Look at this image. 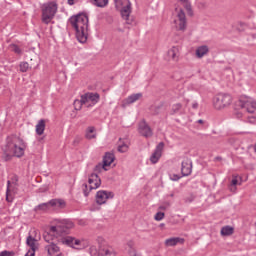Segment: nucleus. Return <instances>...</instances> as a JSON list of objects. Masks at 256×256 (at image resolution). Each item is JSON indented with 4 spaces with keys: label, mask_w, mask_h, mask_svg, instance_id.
<instances>
[{
    "label": "nucleus",
    "mask_w": 256,
    "mask_h": 256,
    "mask_svg": "<svg viewBox=\"0 0 256 256\" xmlns=\"http://www.w3.org/2000/svg\"><path fill=\"white\" fill-rule=\"evenodd\" d=\"M27 149V143L23 138L12 134L7 136L6 145L4 147V155H6V161H9L11 157L21 158L25 155V150Z\"/></svg>",
    "instance_id": "nucleus-1"
},
{
    "label": "nucleus",
    "mask_w": 256,
    "mask_h": 256,
    "mask_svg": "<svg viewBox=\"0 0 256 256\" xmlns=\"http://www.w3.org/2000/svg\"><path fill=\"white\" fill-rule=\"evenodd\" d=\"M71 27L76 31V39L79 43H87L89 35V16L87 14H77L69 19Z\"/></svg>",
    "instance_id": "nucleus-2"
},
{
    "label": "nucleus",
    "mask_w": 256,
    "mask_h": 256,
    "mask_svg": "<svg viewBox=\"0 0 256 256\" xmlns=\"http://www.w3.org/2000/svg\"><path fill=\"white\" fill-rule=\"evenodd\" d=\"M58 5L56 2L50 1L42 4L41 12H42V23L45 25H49L51 21L55 18L57 14Z\"/></svg>",
    "instance_id": "nucleus-3"
},
{
    "label": "nucleus",
    "mask_w": 256,
    "mask_h": 256,
    "mask_svg": "<svg viewBox=\"0 0 256 256\" xmlns=\"http://www.w3.org/2000/svg\"><path fill=\"white\" fill-rule=\"evenodd\" d=\"M233 103V97L231 94L219 93L213 98V107L218 111L221 109H227Z\"/></svg>",
    "instance_id": "nucleus-4"
},
{
    "label": "nucleus",
    "mask_w": 256,
    "mask_h": 256,
    "mask_svg": "<svg viewBox=\"0 0 256 256\" xmlns=\"http://www.w3.org/2000/svg\"><path fill=\"white\" fill-rule=\"evenodd\" d=\"M73 227H75V224L71 220H58L56 226H52L50 231L57 235H63V233H69Z\"/></svg>",
    "instance_id": "nucleus-5"
},
{
    "label": "nucleus",
    "mask_w": 256,
    "mask_h": 256,
    "mask_svg": "<svg viewBox=\"0 0 256 256\" xmlns=\"http://www.w3.org/2000/svg\"><path fill=\"white\" fill-rule=\"evenodd\" d=\"M65 200L52 199L49 202L39 204L35 207V211H49L50 209H65Z\"/></svg>",
    "instance_id": "nucleus-6"
},
{
    "label": "nucleus",
    "mask_w": 256,
    "mask_h": 256,
    "mask_svg": "<svg viewBox=\"0 0 256 256\" xmlns=\"http://www.w3.org/2000/svg\"><path fill=\"white\" fill-rule=\"evenodd\" d=\"M239 105L241 109H245L247 113H250L253 119H256V101L253 98H241Z\"/></svg>",
    "instance_id": "nucleus-7"
},
{
    "label": "nucleus",
    "mask_w": 256,
    "mask_h": 256,
    "mask_svg": "<svg viewBox=\"0 0 256 256\" xmlns=\"http://www.w3.org/2000/svg\"><path fill=\"white\" fill-rule=\"evenodd\" d=\"M98 245H100L101 256H117V251L113 246L109 245L103 237H98Z\"/></svg>",
    "instance_id": "nucleus-8"
},
{
    "label": "nucleus",
    "mask_w": 256,
    "mask_h": 256,
    "mask_svg": "<svg viewBox=\"0 0 256 256\" xmlns=\"http://www.w3.org/2000/svg\"><path fill=\"white\" fill-rule=\"evenodd\" d=\"M117 3L122 5V9L120 10L122 19H125L127 25H131L133 23V20H130L129 17L131 16V1L126 0L122 2L121 0H116Z\"/></svg>",
    "instance_id": "nucleus-9"
},
{
    "label": "nucleus",
    "mask_w": 256,
    "mask_h": 256,
    "mask_svg": "<svg viewBox=\"0 0 256 256\" xmlns=\"http://www.w3.org/2000/svg\"><path fill=\"white\" fill-rule=\"evenodd\" d=\"M174 25L178 31H185L187 29V17L182 9L178 10L176 19H174Z\"/></svg>",
    "instance_id": "nucleus-10"
},
{
    "label": "nucleus",
    "mask_w": 256,
    "mask_h": 256,
    "mask_svg": "<svg viewBox=\"0 0 256 256\" xmlns=\"http://www.w3.org/2000/svg\"><path fill=\"white\" fill-rule=\"evenodd\" d=\"M83 97V103H86V107H95L99 103L101 96L99 93L88 92Z\"/></svg>",
    "instance_id": "nucleus-11"
},
{
    "label": "nucleus",
    "mask_w": 256,
    "mask_h": 256,
    "mask_svg": "<svg viewBox=\"0 0 256 256\" xmlns=\"http://www.w3.org/2000/svg\"><path fill=\"white\" fill-rule=\"evenodd\" d=\"M138 132L142 137H145L146 139L153 137V129H151V126H149L145 120H142L139 123Z\"/></svg>",
    "instance_id": "nucleus-12"
},
{
    "label": "nucleus",
    "mask_w": 256,
    "mask_h": 256,
    "mask_svg": "<svg viewBox=\"0 0 256 256\" xmlns=\"http://www.w3.org/2000/svg\"><path fill=\"white\" fill-rule=\"evenodd\" d=\"M19 193V184L11 183V180L7 181L6 189V201H13V196Z\"/></svg>",
    "instance_id": "nucleus-13"
},
{
    "label": "nucleus",
    "mask_w": 256,
    "mask_h": 256,
    "mask_svg": "<svg viewBox=\"0 0 256 256\" xmlns=\"http://www.w3.org/2000/svg\"><path fill=\"white\" fill-rule=\"evenodd\" d=\"M113 197H115L113 192L100 190L96 193V203L98 205H105V203H107V199H113Z\"/></svg>",
    "instance_id": "nucleus-14"
},
{
    "label": "nucleus",
    "mask_w": 256,
    "mask_h": 256,
    "mask_svg": "<svg viewBox=\"0 0 256 256\" xmlns=\"http://www.w3.org/2000/svg\"><path fill=\"white\" fill-rule=\"evenodd\" d=\"M164 147H165V143H163V142H160L156 146L154 152L150 156V161H151V163H153V165H155V163H159V159H161V155H163Z\"/></svg>",
    "instance_id": "nucleus-15"
},
{
    "label": "nucleus",
    "mask_w": 256,
    "mask_h": 256,
    "mask_svg": "<svg viewBox=\"0 0 256 256\" xmlns=\"http://www.w3.org/2000/svg\"><path fill=\"white\" fill-rule=\"evenodd\" d=\"M193 171V163L191 159L185 158L181 163V173L182 177H189Z\"/></svg>",
    "instance_id": "nucleus-16"
},
{
    "label": "nucleus",
    "mask_w": 256,
    "mask_h": 256,
    "mask_svg": "<svg viewBox=\"0 0 256 256\" xmlns=\"http://www.w3.org/2000/svg\"><path fill=\"white\" fill-rule=\"evenodd\" d=\"M89 191H93V189H99L101 187V178L99 175L92 173L88 179Z\"/></svg>",
    "instance_id": "nucleus-17"
},
{
    "label": "nucleus",
    "mask_w": 256,
    "mask_h": 256,
    "mask_svg": "<svg viewBox=\"0 0 256 256\" xmlns=\"http://www.w3.org/2000/svg\"><path fill=\"white\" fill-rule=\"evenodd\" d=\"M62 243L64 245H68V247H73L75 249V246L81 245V240L76 239L75 237L66 236L62 239Z\"/></svg>",
    "instance_id": "nucleus-18"
},
{
    "label": "nucleus",
    "mask_w": 256,
    "mask_h": 256,
    "mask_svg": "<svg viewBox=\"0 0 256 256\" xmlns=\"http://www.w3.org/2000/svg\"><path fill=\"white\" fill-rule=\"evenodd\" d=\"M115 161V154L111 152H107L103 158V169L104 171H107L106 167L111 166V163Z\"/></svg>",
    "instance_id": "nucleus-19"
},
{
    "label": "nucleus",
    "mask_w": 256,
    "mask_h": 256,
    "mask_svg": "<svg viewBox=\"0 0 256 256\" xmlns=\"http://www.w3.org/2000/svg\"><path fill=\"white\" fill-rule=\"evenodd\" d=\"M195 53H196V57L198 59H203V57H205V55H207L209 53V46H207V45L199 46L196 49Z\"/></svg>",
    "instance_id": "nucleus-20"
},
{
    "label": "nucleus",
    "mask_w": 256,
    "mask_h": 256,
    "mask_svg": "<svg viewBox=\"0 0 256 256\" xmlns=\"http://www.w3.org/2000/svg\"><path fill=\"white\" fill-rule=\"evenodd\" d=\"M141 97H143V93L132 94L125 99V105H131V104L139 101V99H141Z\"/></svg>",
    "instance_id": "nucleus-21"
},
{
    "label": "nucleus",
    "mask_w": 256,
    "mask_h": 256,
    "mask_svg": "<svg viewBox=\"0 0 256 256\" xmlns=\"http://www.w3.org/2000/svg\"><path fill=\"white\" fill-rule=\"evenodd\" d=\"M185 239L174 237L165 240L166 247H175L178 243H184Z\"/></svg>",
    "instance_id": "nucleus-22"
},
{
    "label": "nucleus",
    "mask_w": 256,
    "mask_h": 256,
    "mask_svg": "<svg viewBox=\"0 0 256 256\" xmlns=\"http://www.w3.org/2000/svg\"><path fill=\"white\" fill-rule=\"evenodd\" d=\"M118 151L119 153H127L129 151V142L120 138L118 142Z\"/></svg>",
    "instance_id": "nucleus-23"
},
{
    "label": "nucleus",
    "mask_w": 256,
    "mask_h": 256,
    "mask_svg": "<svg viewBox=\"0 0 256 256\" xmlns=\"http://www.w3.org/2000/svg\"><path fill=\"white\" fill-rule=\"evenodd\" d=\"M26 245L30 247L31 251L35 253V251L38 249L37 247V239L35 237L29 235L26 239Z\"/></svg>",
    "instance_id": "nucleus-24"
},
{
    "label": "nucleus",
    "mask_w": 256,
    "mask_h": 256,
    "mask_svg": "<svg viewBox=\"0 0 256 256\" xmlns=\"http://www.w3.org/2000/svg\"><path fill=\"white\" fill-rule=\"evenodd\" d=\"M46 251L48 252V255L52 256L55 255V253H59V246L55 243H50L45 247Z\"/></svg>",
    "instance_id": "nucleus-25"
},
{
    "label": "nucleus",
    "mask_w": 256,
    "mask_h": 256,
    "mask_svg": "<svg viewBox=\"0 0 256 256\" xmlns=\"http://www.w3.org/2000/svg\"><path fill=\"white\" fill-rule=\"evenodd\" d=\"M36 133L37 135H43L45 133V120L41 119L38 121L36 125Z\"/></svg>",
    "instance_id": "nucleus-26"
},
{
    "label": "nucleus",
    "mask_w": 256,
    "mask_h": 256,
    "mask_svg": "<svg viewBox=\"0 0 256 256\" xmlns=\"http://www.w3.org/2000/svg\"><path fill=\"white\" fill-rule=\"evenodd\" d=\"M234 229L231 226H224L221 229V235L223 237H229V235H233Z\"/></svg>",
    "instance_id": "nucleus-27"
},
{
    "label": "nucleus",
    "mask_w": 256,
    "mask_h": 256,
    "mask_svg": "<svg viewBox=\"0 0 256 256\" xmlns=\"http://www.w3.org/2000/svg\"><path fill=\"white\" fill-rule=\"evenodd\" d=\"M179 54V48L177 47H172L169 51H168V56L171 57V59H173V61H177L178 55Z\"/></svg>",
    "instance_id": "nucleus-28"
},
{
    "label": "nucleus",
    "mask_w": 256,
    "mask_h": 256,
    "mask_svg": "<svg viewBox=\"0 0 256 256\" xmlns=\"http://www.w3.org/2000/svg\"><path fill=\"white\" fill-rule=\"evenodd\" d=\"M9 49L10 51H12V53H15L16 55H23V50L17 44H10Z\"/></svg>",
    "instance_id": "nucleus-29"
},
{
    "label": "nucleus",
    "mask_w": 256,
    "mask_h": 256,
    "mask_svg": "<svg viewBox=\"0 0 256 256\" xmlns=\"http://www.w3.org/2000/svg\"><path fill=\"white\" fill-rule=\"evenodd\" d=\"M91 2L96 7H101V8L107 7V5H109V0H91Z\"/></svg>",
    "instance_id": "nucleus-30"
},
{
    "label": "nucleus",
    "mask_w": 256,
    "mask_h": 256,
    "mask_svg": "<svg viewBox=\"0 0 256 256\" xmlns=\"http://www.w3.org/2000/svg\"><path fill=\"white\" fill-rule=\"evenodd\" d=\"M182 108H183V105L181 103H176L172 105V108L170 110V115H177V113H179V111H181Z\"/></svg>",
    "instance_id": "nucleus-31"
},
{
    "label": "nucleus",
    "mask_w": 256,
    "mask_h": 256,
    "mask_svg": "<svg viewBox=\"0 0 256 256\" xmlns=\"http://www.w3.org/2000/svg\"><path fill=\"white\" fill-rule=\"evenodd\" d=\"M83 105H86V102H83V96L79 100L74 101V109L76 111H81Z\"/></svg>",
    "instance_id": "nucleus-32"
},
{
    "label": "nucleus",
    "mask_w": 256,
    "mask_h": 256,
    "mask_svg": "<svg viewBox=\"0 0 256 256\" xmlns=\"http://www.w3.org/2000/svg\"><path fill=\"white\" fill-rule=\"evenodd\" d=\"M89 253L91 256H99L101 255V248L97 249V246H91L89 248Z\"/></svg>",
    "instance_id": "nucleus-33"
},
{
    "label": "nucleus",
    "mask_w": 256,
    "mask_h": 256,
    "mask_svg": "<svg viewBox=\"0 0 256 256\" xmlns=\"http://www.w3.org/2000/svg\"><path fill=\"white\" fill-rule=\"evenodd\" d=\"M238 183L239 180L237 179V176H233L230 184V191H236Z\"/></svg>",
    "instance_id": "nucleus-34"
},
{
    "label": "nucleus",
    "mask_w": 256,
    "mask_h": 256,
    "mask_svg": "<svg viewBox=\"0 0 256 256\" xmlns=\"http://www.w3.org/2000/svg\"><path fill=\"white\" fill-rule=\"evenodd\" d=\"M19 67H20L21 73H27V71H29V63L28 62H21Z\"/></svg>",
    "instance_id": "nucleus-35"
},
{
    "label": "nucleus",
    "mask_w": 256,
    "mask_h": 256,
    "mask_svg": "<svg viewBox=\"0 0 256 256\" xmlns=\"http://www.w3.org/2000/svg\"><path fill=\"white\" fill-rule=\"evenodd\" d=\"M82 191L85 197H89V193H91V190H89V184H83Z\"/></svg>",
    "instance_id": "nucleus-36"
},
{
    "label": "nucleus",
    "mask_w": 256,
    "mask_h": 256,
    "mask_svg": "<svg viewBox=\"0 0 256 256\" xmlns=\"http://www.w3.org/2000/svg\"><path fill=\"white\" fill-rule=\"evenodd\" d=\"M155 221H163L165 219V213L163 212H157L154 216Z\"/></svg>",
    "instance_id": "nucleus-37"
},
{
    "label": "nucleus",
    "mask_w": 256,
    "mask_h": 256,
    "mask_svg": "<svg viewBox=\"0 0 256 256\" xmlns=\"http://www.w3.org/2000/svg\"><path fill=\"white\" fill-rule=\"evenodd\" d=\"M181 3L184 4V7L188 13H191V3H189V0H180Z\"/></svg>",
    "instance_id": "nucleus-38"
},
{
    "label": "nucleus",
    "mask_w": 256,
    "mask_h": 256,
    "mask_svg": "<svg viewBox=\"0 0 256 256\" xmlns=\"http://www.w3.org/2000/svg\"><path fill=\"white\" fill-rule=\"evenodd\" d=\"M0 256H15V252L4 250V251L0 252Z\"/></svg>",
    "instance_id": "nucleus-39"
},
{
    "label": "nucleus",
    "mask_w": 256,
    "mask_h": 256,
    "mask_svg": "<svg viewBox=\"0 0 256 256\" xmlns=\"http://www.w3.org/2000/svg\"><path fill=\"white\" fill-rule=\"evenodd\" d=\"M169 177L171 181H179V179H181V176H179V174H169Z\"/></svg>",
    "instance_id": "nucleus-40"
},
{
    "label": "nucleus",
    "mask_w": 256,
    "mask_h": 256,
    "mask_svg": "<svg viewBox=\"0 0 256 256\" xmlns=\"http://www.w3.org/2000/svg\"><path fill=\"white\" fill-rule=\"evenodd\" d=\"M127 246L129 247V251H135V242H133L132 240L127 242Z\"/></svg>",
    "instance_id": "nucleus-41"
},
{
    "label": "nucleus",
    "mask_w": 256,
    "mask_h": 256,
    "mask_svg": "<svg viewBox=\"0 0 256 256\" xmlns=\"http://www.w3.org/2000/svg\"><path fill=\"white\" fill-rule=\"evenodd\" d=\"M102 169H105V168H103V164L100 163L95 166L94 171H96L97 173H101Z\"/></svg>",
    "instance_id": "nucleus-42"
},
{
    "label": "nucleus",
    "mask_w": 256,
    "mask_h": 256,
    "mask_svg": "<svg viewBox=\"0 0 256 256\" xmlns=\"http://www.w3.org/2000/svg\"><path fill=\"white\" fill-rule=\"evenodd\" d=\"M11 183H14V184H19V177H17V175H14L11 180H10Z\"/></svg>",
    "instance_id": "nucleus-43"
},
{
    "label": "nucleus",
    "mask_w": 256,
    "mask_h": 256,
    "mask_svg": "<svg viewBox=\"0 0 256 256\" xmlns=\"http://www.w3.org/2000/svg\"><path fill=\"white\" fill-rule=\"evenodd\" d=\"M169 207H170V204L166 203L164 205L159 206V209H160V211H165V210L169 209Z\"/></svg>",
    "instance_id": "nucleus-44"
},
{
    "label": "nucleus",
    "mask_w": 256,
    "mask_h": 256,
    "mask_svg": "<svg viewBox=\"0 0 256 256\" xmlns=\"http://www.w3.org/2000/svg\"><path fill=\"white\" fill-rule=\"evenodd\" d=\"M97 137L96 134H91L89 132H86V139H95Z\"/></svg>",
    "instance_id": "nucleus-45"
},
{
    "label": "nucleus",
    "mask_w": 256,
    "mask_h": 256,
    "mask_svg": "<svg viewBox=\"0 0 256 256\" xmlns=\"http://www.w3.org/2000/svg\"><path fill=\"white\" fill-rule=\"evenodd\" d=\"M86 133H90V134H92V135H93V133H95V127H93V126L88 127V129H87V132H86Z\"/></svg>",
    "instance_id": "nucleus-46"
},
{
    "label": "nucleus",
    "mask_w": 256,
    "mask_h": 256,
    "mask_svg": "<svg viewBox=\"0 0 256 256\" xmlns=\"http://www.w3.org/2000/svg\"><path fill=\"white\" fill-rule=\"evenodd\" d=\"M51 235H49V234H45L44 235V240L46 241V243H49V241H51Z\"/></svg>",
    "instance_id": "nucleus-47"
},
{
    "label": "nucleus",
    "mask_w": 256,
    "mask_h": 256,
    "mask_svg": "<svg viewBox=\"0 0 256 256\" xmlns=\"http://www.w3.org/2000/svg\"><path fill=\"white\" fill-rule=\"evenodd\" d=\"M198 107H199V103L194 102V103L192 104V109H198Z\"/></svg>",
    "instance_id": "nucleus-48"
},
{
    "label": "nucleus",
    "mask_w": 256,
    "mask_h": 256,
    "mask_svg": "<svg viewBox=\"0 0 256 256\" xmlns=\"http://www.w3.org/2000/svg\"><path fill=\"white\" fill-rule=\"evenodd\" d=\"M68 5H75V0H68Z\"/></svg>",
    "instance_id": "nucleus-49"
},
{
    "label": "nucleus",
    "mask_w": 256,
    "mask_h": 256,
    "mask_svg": "<svg viewBox=\"0 0 256 256\" xmlns=\"http://www.w3.org/2000/svg\"><path fill=\"white\" fill-rule=\"evenodd\" d=\"M221 159H222L221 156H217L214 158V161H221Z\"/></svg>",
    "instance_id": "nucleus-50"
},
{
    "label": "nucleus",
    "mask_w": 256,
    "mask_h": 256,
    "mask_svg": "<svg viewBox=\"0 0 256 256\" xmlns=\"http://www.w3.org/2000/svg\"><path fill=\"white\" fill-rule=\"evenodd\" d=\"M198 123L203 124V120L202 119L198 120Z\"/></svg>",
    "instance_id": "nucleus-51"
},
{
    "label": "nucleus",
    "mask_w": 256,
    "mask_h": 256,
    "mask_svg": "<svg viewBox=\"0 0 256 256\" xmlns=\"http://www.w3.org/2000/svg\"><path fill=\"white\" fill-rule=\"evenodd\" d=\"M160 227L161 228L165 227V224L164 223L160 224Z\"/></svg>",
    "instance_id": "nucleus-52"
},
{
    "label": "nucleus",
    "mask_w": 256,
    "mask_h": 256,
    "mask_svg": "<svg viewBox=\"0 0 256 256\" xmlns=\"http://www.w3.org/2000/svg\"><path fill=\"white\" fill-rule=\"evenodd\" d=\"M156 109H157V110L161 109V106H157Z\"/></svg>",
    "instance_id": "nucleus-53"
},
{
    "label": "nucleus",
    "mask_w": 256,
    "mask_h": 256,
    "mask_svg": "<svg viewBox=\"0 0 256 256\" xmlns=\"http://www.w3.org/2000/svg\"><path fill=\"white\" fill-rule=\"evenodd\" d=\"M170 197H174V194H171Z\"/></svg>",
    "instance_id": "nucleus-54"
}]
</instances>
